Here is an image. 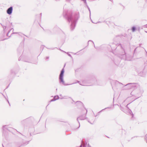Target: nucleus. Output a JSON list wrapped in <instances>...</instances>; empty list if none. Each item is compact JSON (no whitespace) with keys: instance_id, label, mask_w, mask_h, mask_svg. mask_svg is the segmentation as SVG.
Masks as SVG:
<instances>
[{"instance_id":"2","label":"nucleus","mask_w":147,"mask_h":147,"mask_svg":"<svg viewBox=\"0 0 147 147\" xmlns=\"http://www.w3.org/2000/svg\"><path fill=\"white\" fill-rule=\"evenodd\" d=\"M12 11V7H11L8 9L7 11V13L8 14H10L11 13Z\"/></svg>"},{"instance_id":"3","label":"nucleus","mask_w":147,"mask_h":147,"mask_svg":"<svg viewBox=\"0 0 147 147\" xmlns=\"http://www.w3.org/2000/svg\"><path fill=\"white\" fill-rule=\"evenodd\" d=\"M135 29H136V28L135 27H133L132 28V30L133 32H134L135 30Z\"/></svg>"},{"instance_id":"1","label":"nucleus","mask_w":147,"mask_h":147,"mask_svg":"<svg viewBox=\"0 0 147 147\" xmlns=\"http://www.w3.org/2000/svg\"><path fill=\"white\" fill-rule=\"evenodd\" d=\"M64 71H63V69L61 73V74L60 75V77H59V79L61 81V82H62L63 83H64L63 79V74L64 73Z\"/></svg>"},{"instance_id":"4","label":"nucleus","mask_w":147,"mask_h":147,"mask_svg":"<svg viewBox=\"0 0 147 147\" xmlns=\"http://www.w3.org/2000/svg\"><path fill=\"white\" fill-rule=\"evenodd\" d=\"M145 32H146L147 33V32H146V31H145Z\"/></svg>"}]
</instances>
